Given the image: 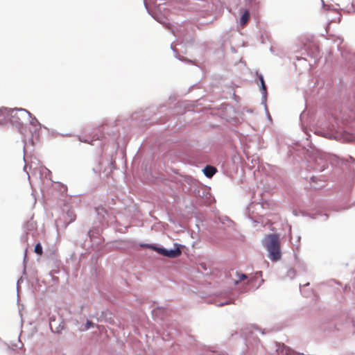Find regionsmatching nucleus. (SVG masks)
<instances>
[{"label": "nucleus", "instance_id": "obj_9", "mask_svg": "<svg viewBox=\"0 0 355 355\" xmlns=\"http://www.w3.org/2000/svg\"><path fill=\"white\" fill-rule=\"evenodd\" d=\"M260 81H261V86H262L263 90L266 91V87L265 85L264 80H263L262 76H260Z\"/></svg>", "mask_w": 355, "mask_h": 355}, {"label": "nucleus", "instance_id": "obj_2", "mask_svg": "<svg viewBox=\"0 0 355 355\" xmlns=\"http://www.w3.org/2000/svg\"><path fill=\"white\" fill-rule=\"evenodd\" d=\"M27 116H31V114L25 109H8V121L12 123L21 124Z\"/></svg>", "mask_w": 355, "mask_h": 355}, {"label": "nucleus", "instance_id": "obj_6", "mask_svg": "<svg viewBox=\"0 0 355 355\" xmlns=\"http://www.w3.org/2000/svg\"><path fill=\"white\" fill-rule=\"evenodd\" d=\"M250 19V13L248 10H245L244 13L242 15L240 19V23L241 26H245Z\"/></svg>", "mask_w": 355, "mask_h": 355}, {"label": "nucleus", "instance_id": "obj_1", "mask_svg": "<svg viewBox=\"0 0 355 355\" xmlns=\"http://www.w3.org/2000/svg\"><path fill=\"white\" fill-rule=\"evenodd\" d=\"M264 246L269 253V258L277 261L281 259L280 240L278 234H268L264 239Z\"/></svg>", "mask_w": 355, "mask_h": 355}, {"label": "nucleus", "instance_id": "obj_11", "mask_svg": "<svg viewBox=\"0 0 355 355\" xmlns=\"http://www.w3.org/2000/svg\"><path fill=\"white\" fill-rule=\"evenodd\" d=\"M33 120L35 121V122H37L36 118H34Z\"/></svg>", "mask_w": 355, "mask_h": 355}, {"label": "nucleus", "instance_id": "obj_7", "mask_svg": "<svg viewBox=\"0 0 355 355\" xmlns=\"http://www.w3.org/2000/svg\"><path fill=\"white\" fill-rule=\"evenodd\" d=\"M34 252L40 256L43 254V250L40 243H38L35 245Z\"/></svg>", "mask_w": 355, "mask_h": 355}, {"label": "nucleus", "instance_id": "obj_4", "mask_svg": "<svg viewBox=\"0 0 355 355\" xmlns=\"http://www.w3.org/2000/svg\"><path fill=\"white\" fill-rule=\"evenodd\" d=\"M8 121V108H0V124H4Z\"/></svg>", "mask_w": 355, "mask_h": 355}, {"label": "nucleus", "instance_id": "obj_3", "mask_svg": "<svg viewBox=\"0 0 355 355\" xmlns=\"http://www.w3.org/2000/svg\"><path fill=\"white\" fill-rule=\"evenodd\" d=\"M155 250L160 254L170 258L178 257L181 254V251L179 249L167 250L161 248H155Z\"/></svg>", "mask_w": 355, "mask_h": 355}, {"label": "nucleus", "instance_id": "obj_8", "mask_svg": "<svg viewBox=\"0 0 355 355\" xmlns=\"http://www.w3.org/2000/svg\"><path fill=\"white\" fill-rule=\"evenodd\" d=\"M236 275L238 277V279L235 280V284H238L239 282H241L247 278V276L245 275L241 274L239 272H236Z\"/></svg>", "mask_w": 355, "mask_h": 355}, {"label": "nucleus", "instance_id": "obj_10", "mask_svg": "<svg viewBox=\"0 0 355 355\" xmlns=\"http://www.w3.org/2000/svg\"><path fill=\"white\" fill-rule=\"evenodd\" d=\"M91 327H93V322L91 321H87V323L85 324V329H89Z\"/></svg>", "mask_w": 355, "mask_h": 355}, {"label": "nucleus", "instance_id": "obj_5", "mask_svg": "<svg viewBox=\"0 0 355 355\" xmlns=\"http://www.w3.org/2000/svg\"><path fill=\"white\" fill-rule=\"evenodd\" d=\"M216 172V168L211 166H207L204 169L205 175L208 178H211Z\"/></svg>", "mask_w": 355, "mask_h": 355}]
</instances>
